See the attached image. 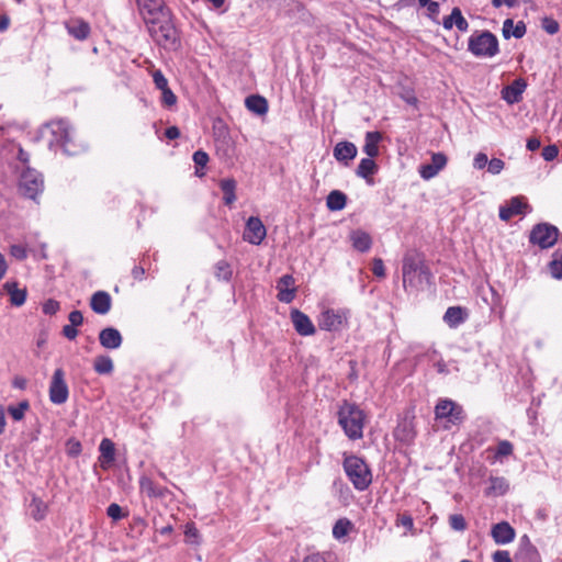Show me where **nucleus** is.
<instances>
[{
  "mask_svg": "<svg viewBox=\"0 0 562 562\" xmlns=\"http://www.w3.org/2000/svg\"><path fill=\"white\" fill-rule=\"evenodd\" d=\"M153 40L165 49L176 50L180 46L178 31L172 23L170 11L146 23Z\"/></svg>",
  "mask_w": 562,
  "mask_h": 562,
  "instance_id": "1",
  "label": "nucleus"
},
{
  "mask_svg": "<svg viewBox=\"0 0 562 562\" xmlns=\"http://www.w3.org/2000/svg\"><path fill=\"white\" fill-rule=\"evenodd\" d=\"M363 419L364 414L356 404L345 402L338 411V423L351 440L362 438Z\"/></svg>",
  "mask_w": 562,
  "mask_h": 562,
  "instance_id": "2",
  "label": "nucleus"
},
{
  "mask_svg": "<svg viewBox=\"0 0 562 562\" xmlns=\"http://www.w3.org/2000/svg\"><path fill=\"white\" fill-rule=\"evenodd\" d=\"M344 470L355 488L364 491L372 482V474L363 459L348 456L344 460Z\"/></svg>",
  "mask_w": 562,
  "mask_h": 562,
  "instance_id": "3",
  "label": "nucleus"
},
{
  "mask_svg": "<svg viewBox=\"0 0 562 562\" xmlns=\"http://www.w3.org/2000/svg\"><path fill=\"white\" fill-rule=\"evenodd\" d=\"M469 50L477 57H493L498 53V40L488 31L473 34L469 38Z\"/></svg>",
  "mask_w": 562,
  "mask_h": 562,
  "instance_id": "4",
  "label": "nucleus"
},
{
  "mask_svg": "<svg viewBox=\"0 0 562 562\" xmlns=\"http://www.w3.org/2000/svg\"><path fill=\"white\" fill-rule=\"evenodd\" d=\"M435 416L436 419L446 420V429L452 425H460L465 418L462 406L448 398L439 400L435 407Z\"/></svg>",
  "mask_w": 562,
  "mask_h": 562,
  "instance_id": "5",
  "label": "nucleus"
},
{
  "mask_svg": "<svg viewBox=\"0 0 562 562\" xmlns=\"http://www.w3.org/2000/svg\"><path fill=\"white\" fill-rule=\"evenodd\" d=\"M43 188V178L35 169L25 167V169L21 171L19 179V192L23 196L36 201V198L42 193Z\"/></svg>",
  "mask_w": 562,
  "mask_h": 562,
  "instance_id": "6",
  "label": "nucleus"
},
{
  "mask_svg": "<svg viewBox=\"0 0 562 562\" xmlns=\"http://www.w3.org/2000/svg\"><path fill=\"white\" fill-rule=\"evenodd\" d=\"M49 128L54 137L53 142L60 145L67 155H76L79 150L78 146L72 142V130L65 120H56L50 122Z\"/></svg>",
  "mask_w": 562,
  "mask_h": 562,
  "instance_id": "7",
  "label": "nucleus"
},
{
  "mask_svg": "<svg viewBox=\"0 0 562 562\" xmlns=\"http://www.w3.org/2000/svg\"><path fill=\"white\" fill-rule=\"evenodd\" d=\"M403 284L417 288L424 280L428 281L430 273L427 268L422 266L414 257L406 256L403 259Z\"/></svg>",
  "mask_w": 562,
  "mask_h": 562,
  "instance_id": "8",
  "label": "nucleus"
},
{
  "mask_svg": "<svg viewBox=\"0 0 562 562\" xmlns=\"http://www.w3.org/2000/svg\"><path fill=\"white\" fill-rule=\"evenodd\" d=\"M559 236V229L548 223L537 224L530 232L529 240L533 245H538L540 248L546 249L552 247Z\"/></svg>",
  "mask_w": 562,
  "mask_h": 562,
  "instance_id": "9",
  "label": "nucleus"
},
{
  "mask_svg": "<svg viewBox=\"0 0 562 562\" xmlns=\"http://www.w3.org/2000/svg\"><path fill=\"white\" fill-rule=\"evenodd\" d=\"M69 390L65 381V372L58 368L54 371L49 384V400L53 404L60 405L67 402Z\"/></svg>",
  "mask_w": 562,
  "mask_h": 562,
  "instance_id": "10",
  "label": "nucleus"
},
{
  "mask_svg": "<svg viewBox=\"0 0 562 562\" xmlns=\"http://www.w3.org/2000/svg\"><path fill=\"white\" fill-rule=\"evenodd\" d=\"M138 10L145 23L155 21L156 18L169 12L164 0H136Z\"/></svg>",
  "mask_w": 562,
  "mask_h": 562,
  "instance_id": "11",
  "label": "nucleus"
},
{
  "mask_svg": "<svg viewBox=\"0 0 562 562\" xmlns=\"http://www.w3.org/2000/svg\"><path fill=\"white\" fill-rule=\"evenodd\" d=\"M267 229L259 217L250 216L244 231V239L252 245H259L265 239Z\"/></svg>",
  "mask_w": 562,
  "mask_h": 562,
  "instance_id": "12",
  "label": "nucleus"
},
{
  "mask_svg": "<svg viewBox=\"0 0 562 562\" xmlns=\"http://www.w3.org/2000/svg\"><path fill=\"white\" fill-rule=\"evenodd\" d=\"M396 440L409 445L416 437L415 422L413 416H404L394 429Z\"/></svg>",
  "mask_w": 562,
  "mask_h": 562,
  "instance_id": "13",
  "label": "nucleus"
},
{
  "mask_svg": "<svg viewBox=\"0 0 562 562\" xmlns=\"http://www.w3.org/2000/svg\"><path fill=\"white\" fill-rule=\"evenodd\" d=\"M515 562H541L537 548L530 543L527 536L520 539L519 548L515 553Z\"/></svg>",
  "mask_w": 562,
  "mask_h": 562,
  "instance_id": "14",
  "label": "nucleus"
},
{
  "mask_svg": "<svg viewBox=\"0 0 562 562\" xmlns=\"http://www.w3.org/2000/svg\"><path fill=\"white\" fill-rule=\"evenodd\" d=\"M292 324L301 336L314 335L316 329L310 317L299 310H292L290 314Z\"/></svg>",
  "mask_w": 562,
  "mask_h": 562,
  "instance_id": "15",
  "label": "nucleus"
},
{
  "mask_svg": "<svg viewBox=\"0 0 562 562\" xmlns=\"http://www.w3.org/2000/svg\"><path fill=\"white\" fill-rule=\"evenodd\" d=\"M528 204L521 196L512 198L507 204L499 207V218L507 222L515 215L524 214Z\"/></svg>",
  "mask_w": 562,
  "mask_h": 562,
  "instance_id": "16",
  "label": "nucleus"
},
{
  "mask_svg": "<svg viewBox=\"0 0 562 562\" xmlns=\"http://www.w3.org/2000/svg\"><path fill=\"white\" fill-rule=\"evenodd\" d=\"M293 284L294 278L291 274H284L279 279L277 283V289L279 291L277 297L280 302L291 303L294 300L296 289Z\"/></svg>",
  "mask_w": 562,
  "mask_h": 562,
  "instance_id": "17",
  "label": "nucleus"
},
{
  "mask_svg": "<svg viewBox=\"0 0 562 562\" xmlns=\"http://www.w3.org/2000/svg\"><path fill=\"white\" fill-rule=\"evenodd\" d=\"M527 88V83L524 79L519 78L514 80L512 85H508L502 90V98L508 103H518L521 100L522 93Z\"/></svg>",
  "mask_w": 562,
  "mask_h": 562,
  "instance_id": "18",
  "label": "nucleus"
},
{
  "mask_svg": "<svg viewBox=\"0 0 562 562\" xmlns=\"http://www.w3.org/2000/svg\"><path fill=\"white\" fill-rule=\"evenodd\" d=\"M99 341L105 349H117L123 342V337L116 328L106 327L99 333Z\"/></svg>",
  "mask_w": 562,
  "mask_h": 562,
  "instance_id": "19",
  "label": "nucleus"
},
{
  "mask_svg": "<svg viewBox=\"0 0 562 562\" xmlns=\"http://www.w3.org/2000/svg\"><path fill=\"white\" fill-rule=\"evenodd\" d=\"M67 32L78 41H85L90 35V25L85 20L77 18L65 23Z\"/></svg>",
  "mask_w": 562,
  "mask_h": 562,
  "instance_id": "20",
  "label": "nucleus"
},
{
  "mask_svg": "<svg viewBox=\"0 0 562 562\" xmlns=\"http://www.w3.org/2000/svg\"><path fill=\"white\" fill-rule=\"evenodd\" d=\"M112 300L108 292L98 291L92 294L90 299V307L94 313L104 315L110 312Z\"/></svg>",
  "mask_w": 562,
  "mask_h": 562,
  "instance_id": "21",
  "label": "nucleus"
},
{
  "mask_svg": "<svg viewBox=\"0 0 562 562\" xmlns=\"http://www.w3.org/2000/svg\"><path fill=\"white\" fill-rule=\"evenodd\" d=\"M357 147L351 142H339L334 148V157L346 166L356 158Z\"/></svg>",
  "mask_w": 562,
  "mask_h": 562,
  "instance_id": "22",
  "label": "nucleus"
},
{
  "mask_svg": "<svg viewBox=\"0 0 562 562\" xmlns=\"http://www.w3.org/2000/svg\"><path fill=\"white\" fill-rule=\"evenodd\" d=\"M492 537L496 543L506 544L514 540L515 530L508 522L502 521L492 528Z\"/></svg>",
  "mask_w": 562,
  "mask_h": 562,
  "instance_id": "23",
  "label": "nucleus"
},
{
  "mask_svg": "<svg viewBox=\"0 0 562 562\" xmlns=\"http://www.w3.org/2000/svg\"><path fill=\"white\" fill-rule=\"evenodd\" d=\"M100 451V465L102 469L106 470L115 460V447L111 439L103 438L99 446Z\"/></svg>",
  "mask_w": 562,
  "mask_h": 562,
  "instance_id": "24",
  "label": "nucleus"
},
{
  "mask_svg": "<svg viewBox=\"0 0 562 562\" xmlns=\"http://www.w3.org/2000/svg\"><path fill=\"white\" fill-rule=\"evenodd\" d=\"M378 171V165L373 160L372 157H367L360 160L357 169L356 175L360 178L366 179L368 184L373 183L372 176L376 173Z\"/></svg>",
  "mask_w": 562,
  "mask_h": 562,
  "instance_id": "25",
  "label": "nucleus"
},
{
  "mask_svg": "<svg viewBox=\"0 0 562 562\" xmlns=\"http://www.w3.org/2000/svg\"><path fill=\"white\" fill-rule=\"evenodd\" d=\"M467 316L468 313L465 308L461 306H450L443 315V321L449 327L456 328L467 319Z\"/></svg>",
  "mask_w": 562,
  "mask_h": 562,
  "instance_id": "26",
  "label": "nucleus"
},
{
  "mask_svg": "<svg viewBox=\"0 0 562 562\" xmlns=\"http://www.w3.org/2000/svg\"><path fill=\"white\" fill-rule=\"evenodd\" d=\"M490 486L485 491L486 496H502L509 490V482L504 476H490Z\"/></svg>",
  "mask_w": 562,
  "mask_h": 562,
  "instance_id": "27",
  "label": "nucleus"
},
{
  "mask_svg": "<svg viewBox=\"0 0 562 562\" xmlns=\"http://www.w3.org/2000/svg\"><path fill=\"white\" fill-rule=\"evenodd\" d=\"M342 324V316L334 310H327L322 314L319 327L325 330H336Z\"/></svg>",
  "mask_w": 562,
  "mask_h": 562,
  "instance_id": "28",
  "label": "nucleus"
},
{
  "mask_svg": "<svg viewBox=\"0 0 562 562\" xmlns=\"http://www.w3.org/2000/svg\"><path fill=\"white\" fill-rule=\"evenodd\" d=\"M350 240L352 243V247L361 252L368 251L372 245L371 236L361 229L351 232Z\"/></svg>",
  "mask_w": 562,
  "mask_h": 562,
  "instance_id": "29",
  "label": "nucleus"
},
{
  "mask_svg": "<svg viewBox=\"0 0 562 562\" xmlns=\"http://www.w3.org/2000/svg\"><path fill=\"white\" fill-rule=\"evenodd\" d=\"M2 289L10 295V302L14 306H21L26 300V290L19 289L16 282H5Z\"/></svg>",
  "mask_w": 562,
  "mask_h": 562,
  "instance_id": "30",
  "label": "nucleus"
},
{
  "mask_svg": "<svg viewBox=\"0 0 562 562\" xmlns=\"http://www.w3.org/2000/svg\"><path fill=\"white\" fill-rule=\"evenodd\" d=\"M246 108L258 115L266 114L268 112V102L267 100L258 94H252L246 98L245 100Z\"/></svg>",
  "mask_w": 562,
  "mask_h": 562,
  "instance_id": "31",
  "label": "nucleus"
},
{
  "mask_svg": "<svg viewBox=\"0 0 562 562\" xmlns=\"http://www.w3.org/2000/svg\"><path fill=\"white\" fill-rule=\"evenodd\" d=\"M382 135L380 132H368L366 134L363 151L368 157H376L379 155L378 144L381 140Z\"/></svg>",
  "mask_w": 562,
  "mask_h": 562,
  "instance_id": "32",
  "label": "nucleus"
},
{
  "mask_svg": "<svg viewBox=\"0 0 562 562\" xmlns=\"http://www.w3.org/2000/svg\"><path fill=\"white\" fill-rule=\"evenodd\" d=\"M236 181L233 178L222 179L220 188L224 194L223 200L226 205H232L236 201Z\"/></svg>",
  "mask_w": 562,
  "mask_h": 562,
  "instance_id": "33",
  "label": "nucleus"
},
{
  "mask_svg": "<svg viewBox=\"0 0 562 562\" xmlns=\"http://www.w3.org/2000/svg\"><path fill=\"white\" fill-rule=\"evenodd\" d=\"M347 195L339 191L333 190L326 199V205L330 211H340L346 206Z\"/></svg>",
  "mask_w": 562,
  "mask_h": 562,
  "instance_id": "34",
  "label": "nucleus"
},
{
  "mask_svg": "<svg viewBox=\"0 0 562 562\" xmlns=\"http://www.w3.org/2000/svg\"><path fill=\"white\" fill-rule=\"evenodd\" d=\"M47 504L42 501L41 498L38 497H33L30 505H29V510H30V515L35 519V520H42L45 518L46 514H47Z\"/></svg>",
  "mask_w": 562,
  "mask_h": 562,
  "instance_id": "35",
  "label": "nucleus"
},
{
  "mask_svg": "<svg viewBox=\"0 0 562 562\" xmlns=\"http://www.w3.org/2000/svg\"><path fill=\"white\" fill-rule=\"evenodd\" d=\"M93 369L99 374H110L114 369V364L109 356L102 355L94 359Z\"/></svg>",
  "mask_w": 562,
  "mask_h": 562,
  "instance_id": "36",
  "label": "nucleus"
},
{
  "mask_svg": "<svg viewBox=\"0 0 562 562\" xmlns=\"http://www.w3.org/2000/svg\"><path fill=\"white\" fill-rule=\"evenodd\" d=\"M352 527H353V525L349 519H347V518L338 519L333 527V536L336 539H341L350 532Z\"/></svg>",
  "mask_w": 562,
  "mask_h": 562,
  "instance_id": "37",
  "label": "nucleus"
},
{
  "mask_svg": "<svg viewBox=\"0 0 562 562\" xmlns=\"http://www.w3.org/2000/svg\"><path fill=\"white\" fill-rule=\"evenodd\" d=\"M214 274L218 280L229 281L233 276L231 265L226 260H220L214 266Z\"/></svg>",
  "mask_w": 562,
  "mask_h": 562,
  "instance_id": "38",
  "label": "nucleus"
},
{
  "mask_svg": "<svg viewBox=\"0 0 562 562\" xmlns=\"http://www.w3.org/2000/svg\"><path fill=\"white\" fill-rule=\"evenodd\" d=\"M549 269L553 278H562V250L557 249L553 252L552 260L549 263Z\"/></svg>",
  "mask_w": 562,
  "mask_h": 562,
  "instance_id": "39",
  "label": "nucleus"
},
{
  "mask_svg": "<svg viewBox=\"0 0 562 562\" xmlns=\"http://www.w3.org/2000/svg\"><path fill=\"white\" fill-rule=\"evenodd\" d=\"M514 452V446L508 440H501L495 450L494 458L496 460H502L503 458L512 456Z\"/></svg>",
  "mask_w": 562,
  "mask_h": 562,
  "instance_id": "40",
  "label": "nucleus"
},
{
  "mask_svg": "<svg viewBox=\"0 0 562 562\" xmlns=\"http://www.w3.org/2000/svg\"><path fill=\"white\" fill-rule=\"evenodd\" d=\"M140 486L143 490L147 492L149 496L161 497L165 495L166 490L162 487H158L154 484V482L149 479H142Z\"/></svg>",
  "mask_w": 562,
  "mask_h": 562,
  "instance_id": "41",
  "label": "nucleus"
},
{
  "mask_svg": "<svg viewBox=\"0 0 562 562\" xmlns=\"http://www.w3.org/2000/svg\"><path fill=\"white\" fill-rule=\"evenodd\" d=\"M29 407V402L22 401L16 406H9L8 412L14 420H21Z\"/></svg>",
  "mask_w": 562,
  "mask_h": 562,
  "instance_id": "42",
  "label": "nucleus"
},
{
  "mask_svg": "<svg viewBox=\"0 0 562 562\" xmlns=\"http://www.w3.org/2000/svg\"><path fill=\"white\" fill-rule=\"evenodd\" d=\"M193 161L196 167L204 168L209 162V155L204 150H196L193 154ZM195 173L200 177L204 175V172H200L199 168H196Z\"/></svg>",
  "mask_w": 562,
  "mask_h": 562,
  "instance_id": "43",
  "label": "nucleus"
},
{
  "mask_svg": "<svg viewBox=\"0 0 562 562\" xmlns=\"http://www.w3.org/2000/svg\"><path fill=\"white\" fill-rule=\"evenodd\" d=\"M449 525L456 531H463L467 529V521L461 514L450 515Z\"/></svg>",
  "mask_w": 562,
  "mask_h": 562,
  "instance_id": "44",
  "label": "nucleus"
},
{
  "mask_svg": "<svg viewBox=\"0 0 562 562\" xmlns=\"http://www.w3.org/2000/svg\"><path fill=\"white\" fill-rule=\"evenodd\" d=\"M452 18H454V24L457 29L461 32H467L469 29L468 21L463 18L461 10L459 8L452 9Z\"/></svg>",
  "mask_w": 562,
  "mask_h": 562,
  "instance_id": "45",
  "label": "nucleus"
},
{
  "mask_svg": "<svg viewBox=\"0 0 562 562\" xmlns=\"http://www.w3.org/2000/svg\"><path fill=\"white\" fill-rule=\"evenodd\" d=\"M395 524L403 526L406 530H412L414 527L413 517L408 513L398 514Z\"/></svg>",
  "mask_w": 562,
  "mask_h": 562,
  "instance_id": "46",
  "label": "nucleus"
},
{
  "mask_svg": "<svg viewBox=\"0 0 562 562\" xmlns=\"http://www.w3.org/2000/svg\"><path fill=\"white\" fill-rule=\"evenodd\" d=\"M542 29L550 35H554L559 32V23L552 18H544L542 20Z\"/></svg>",
  "mask_w": 562,
  "mask_h": 562,
  "instance_id": "47",
  "label": "nucleus"
},
{
  "mask_svg": "<svg viewBox=\"0 0 562 562\" xmlns=\"http://www.w3.org/2000/svg\"><path fill=\"white\" fill-rule=\"evenodd\" d=\"M184 535L187 541L190 543H199V530L195 528L194 524H187Z\"/></svg>",
  "mask_w": 562,
  "mask_h": 562,
  "instance_id": "48",
  "label": "nucleus"
},
{
  "mask_svg": "<svg viewBox=\"0 0 562 562\" xmlns=\"http://www.w3.org/2000/svg\"><path fill=\"white\" fill-rule=\"evenodd\" d=\"M106 514L113 520H120L125 516V514H123L122 507L116 503H112L109 505V507L106 508Z\"/></svg>",
  "mask_w": 562,
  "mask_h": 562,
  "instance_id": "49",
  "label": "nucleus"
},
{
  "mask_svg": "<svg viewBox=\"0 0 562 562\" xmlns=\"http://www.w3.org/2000/svg\"><path fill=\"white\" fill-rule=\"evenodd\" d=\"M430 164L434 166V168L440 171L447 165V156L443 153H435L431 156Z\"/></svg>",
  "mask_w": 562,
  "mask_h": 562,
  "instance_id": "50",
  "label": "nucleus"
},
{
  "mask_svg": "<svg viewBox=\"0 0 562 562\" xmlns=\"http://www.w3.org/2000/svg\"><path fill=\"white\" fill-rule=\"evenodd\" d=\"M161 91V101L167 106H172L177 102L176 94L170 90L169 87L160 90Z\"/></svg>",
  "mask_w": 562,
  "mask_h": 562,
  "instance_id": "51",
  "label": "nucleus"
},
{
  "mask_svg": "<svg viewBox=\"0 0 562 562\" xmlns=\"http://www.w3.org/2000/svg\"><path fill=\"white\" fill-rule=\"evenodd\" d=\"M438 172H439V170L434 168V166L431 164L423 165L419 168L420 177L425 180H429V179L434 178L435 176L438 175Z\"/></svg>",
  "mask_w": 562,
  "mask_h": 562,
  "instance_id": "52",
  "label": "nucleus"
},
{
  "mask_svg": "<svg viewBox=\"0 0 562 562\" xmlns=\"http://www.w3.org/2000/svg\"><path fill=\"white\" fill-rule=\"evenodd\" d=\"M60 308L59 302L56 300L49 299L43 304V312L46 315H54L56 314Z\"/></svg>",
  "mask_w": 562,
  "mask_h": 562,
  "instance_id": "53",
  "label": "nucleus"
},
{
  "mask_svg": "<svg viewBox=\"0 0 562 562\" xmlns=\"http://www.w3.org/2000/svg\"><path fill=\"white\" fill-rule=\"evenodd\" d=\"M153 80L157 89L162 90L168 87V80L160 70L153 72Z\"/></svg>",
  "mask_w": 562,
  "mask_h": 562,
  "instance_id": "54",
  "label": "nucleus"
},
{
  "mask_svg": "<svg viewBox=\"0 0 562 562\" xmlns=\"http://www.w3.org/2000/svg\"><path fill=\"white\" fill-rule=\"evenodd\" d=\"M10 254L18 260H24L27 257L26 248L22 245H12L10 247Z\"/></svg>",
  "mask_w": 562,
  "mask_h": 562,
  "instance_id": "55",
  "label": "nucleus"
},
{
  "mask_svg": "<svg viewBox=\"0 0 562 562\" xmlns=\"http://www.w3.org/2000/svg\"><path fill=\"white\" fill-rule=\"evenodd\" d=\"M559 149L555 145L546 146L542 149V157L546 161H552L558 157Z\"/></svg>",
  "mask_w": 562,
  "mask_h": 562,
  "instance_id": "56",
  "label": "nucleus"
},
{
  "mask_svg": "<svg viewBox=\"0 0 562 562\" xmlns=\"http://www.w3.org/2000/svg\"><path fill=\"white\" fill-rule=\"evenodd\" d=\"M504 161L498 158H493L488 160L487 167L488 171L493 175L499 173L504 169Z\"/></svg>",
  "mask_w": 562,
  "mask_h": 562,
  "instance_id": "57",
  "label": "nucleus"
},
{
  "mask_svg": "<svg viewBox=\"0 0 562 562\" xmlns=\"http://www.w3.org/2000/svg\"><path fill=\"white\" fill-rule=\"evenodd\" d=\"M372 272L379 278H383L385 276V268L382 259L375 258L373 260Z\"/></svg>",
  "mask_w": 562,
  "mask_h": 562,
  "instance_id": "58",
  "label": "nucleus"
},
{
  "mask_svg": "<svg viewBox=\"0 0 562 562\" xmlns=\"http://www.w3.org/2000/svg\"><path fill=\"white\" fill-rule=\"evenodd\" d=\"M68 319L70 322L69 325H72V326H76V327L82 325V323H83L82 313L80 311H77V310L69 313Z\"/></svg>",
  "mask_w": 562,
  "mask_h": 562,
  "instance_id": "59",
  "label": "nucleus"
},
{
  "mask_svg": "<svg viewBox=\"0 0 562 562\" xmlns=\"http://www.w3.org/2000/svg\"><path fill=\"white\" fill-rule=\"evenodd\" d=\"M494 562H515V558L512 559L508 551H496L493 554Z\"/></svg>",
  "mask_w": 562,
  "mask_h": 562,
  "instance_id": "60",
  "label": "nucleus"
},
{
  "mask_svg": "<svg viewBox=\"0 0 562 562\" xmlns=\"http://www.w3.org/2000/svg\"><path fill=\"white\" fill-rule=\"evenodd\" d=\"M488 164L487 156L483 153L476 154L473 166L476 169H483Z\"/></svg>",
  "mask_w": 562,
  "mask_h": 562,
  "instance_id": "61",
  "label": "nucleus"
},
{
  "mask_svg": "<svg viewBox=\"0 0 562 562\" xmlns=\"http://www.w3.org/2000/svg\"><path fill=\"white\" fill-rule=\"evenodd\" d=\"M527 27L526 24L522 21L517 22L516 25H514V30L512 31V36L516 38H521L526 34Z\"/></svg>",
  "mask_w": 562,
  "mask_h": 562,
  "instance_id": "62",
  "label": "nucleus"
},
{
  "mask_svg": "<svg viewBox=\"0 0 562 562\" xmlns=\"http://www.w3.org/2000/svg\"><path fill=\"white\" fill-rule=\"evenodd\" d=\"M402 99L409 105H413V106H417V103H418V99L416 98V95L414 94L413 91H405L401 94Z\"/></svg>",
  "mask_w": 562,
  "mask_h": 562,
  "instance_id": "63",
  "label": "nucleus"
},
{
  "mask_svg": "<svg viewBox=\"0 0 562 562\" xmlns=\"http://www.w3.org/2000/svg\"><path fill=\"white\" fill-rule=\"evenodd\" d=\"M63 335L69 340H74L78 335V330L76 329V326L65 325L63 327Z\"/></svg>",
  "mask_w": 562,
  "mask_h": 562,
  "instance_id": "64",
  "label": "nucleus"
}]
</instances>
